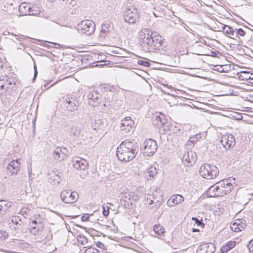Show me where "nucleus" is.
<instances>
[{"label":"nucleus","mask_w":253,"mask_h":253,"mask_svg":"<svg viewBox=\"0 0 253 253\" xmlns=\"http://www.w3.org/2000/svg\"><path fill=\"white\" fill-rule=\"evenodd\" d=\"M157 33L150 32L149 29H142L139 33V44L144 52H156L160 50L164 43V39Z\"/></svg>","instance_id":"nucleus-1"},{"label":"nucleus","mask_w":253,"mask_h":253,"mask_svg":"<svg viewBox=\"0 0 253 253\" xmlns=\"http://www.w3.org/2000/svg\"><path fill=\"white\" fill-rule=\"evenodd\" d=\"M138 151L137 143L134 140L123 141L118 147L116 156L121 161L127 162L135 158Z\"/></svg>","instance_id":"nucleus-2"},{"label":"nucleus","mask_w":253,"mask_h":253,"mask_svg":"<svg viewBox=\"0 0 253 253\" xmlns=\"http://www.w3.org/2000/svg\"><path fill=\"white\" fill-rule=\"evenodd\" d=\"M199 172L203 178L211 179L217 175L219 170L215 165L206 163L201 166Z\"/></svg>","instance_id":"nucleus-3"},{"label":"nucleus","mask_w":253,"mask_h":253,"mask_svg":"<svg viewBox=\"0 0 253 253\" xmlns=\"http://www.w3.org/2000/svg\"><path fill=\"white\" fill-rule=\"evenodd\" d=\"M123 16L125 21L130 24L135 23L139 19L138 9L133 7L126 8L124 11Z\"/></svg>","instance_id":"nucleus-4"},{"label":"nucleus","mask_w":253,"mask_h":253,"mask_svg":"<svg viewBox=\"0 0 253 253\" xmlns=\"http://www.w3.org/2000/svg\"><path fill=\"white\" fill-rule=\"evenodd\" d=\"M230 179H224L216 183L219 197L223 196L229 193L234 188V186L230 181Z\"/></svg>","instance_id":"nucleus-5"},{"label":"nucleus","mask_w":253,"mask_h":253,"mask_svg":"<svg viewBox=\"0 0 253 253\" xmlns=\"http://www.w3.org/2000/svg\"><path fill=\"white\" fill-rule=\"evenodd\" d=\"M77 29L80 33L90 36L94 32L95 25L93 21L86 20L78 24Z\"/></svg>","instance_id":"nucleus-6"},{"label":"nucleus","mask_w":253,"mask_h":253,"mask_svg":"<svg viewBox=\"0 0 253 253\" xmlns=\"http://www.w3.org/2000/svg\"><path fill=\"white\" fill-rule=\"evenodd\" d=\"M157 149V143L153 139L146 140L143 143V153L145 156H152Z\"/></svg>","instance_id":"nucleus-7"},{"label":"nucleus","mask_w":253,"mask_h":253,"mask_svg":"<svg viewBox=\"0 0 253 253\" xmlns=\"http://www.w3.org/2000/svg\"><path fill=\"white\" fill-rule=\"evenodd\" d=\"M134 122L129 117H126L121 120V131L123 134L133 132Z\"/></svg>","instance_id":"nucleus-8"},{"label":"nucleus","mask_w":253,"mask_h":253,"mask_svg":"<svg viewBox=\"0 0 253 253\" xmlns=\"http://www.w3.org/2000/svg\"><path fill=\"white\" fill-rule=\"evenodd\" d=\"M60 197L61 200L65 203H73L77 201L79 196L76 192L65 190L60 193Z\"/></svg>","instance_id":"nucleus-9"},{"label":"nucleus","mask_w":253,"mask_h":253,"mask_svg":"<svg viewBox=\"0 0 253 253\" xmlns=\"http://www.w3.org/2000/svg\"><path fill=\"white\" fill-rule=\"evenodd\" d=\"M220 142L223 147L226 150L233 148L236 144L235 137L230 133L223 135L221 137Z\"/></svg>","instance_id":"nucleus-10"},{"label":"nucleus","mask_w":253,"mask_h":253,"mask_svg":"<svg viewBox=\"0 0 253 253\" xmlns=\"http://www.w3.org/2000/svg\"><path fill=\"white\" fill-rule=\"evenodd\" d=\"M21 162L20 159L11 161L7 166V170L11 175L17 174L20 170Z\"/></svg>","instance_id":"nucleus-11"},{"label":"nucleus","mask_w":253,"mask_h":253,"mask_svg":"<svg viewBox=\"0 0 253 253\" xmlns=\"http://www.w3.org/2000/svg\"><path fill=\"white\" fill-rule=\"evenodd\" d=\"M182 160L185 166H192L197 160V155L194 151H187L183 155Z\"/></svg>","instance_id":"nucleus-12"},{"label":"nucleus","mask_w":253,"mask_h":253,"mask_svg":"<svg viewBox=\"0 0 253 253\" xmlns=\"http://www.w3.org/2000/svg\"><path fill=\"white\" fill-rule=\"evenodd\" d=\"M72 165L77 170H84L88 166L87 161L81 157H76L72 160Z\"/></svg>","instance_id":"nucleus-13"},{"label":"nucleus","mask_w":253,"mask_h":253,"mask_svg":"<svg viewBox=\"0 0 253 253\" xmlns=\"http://www.w3.org/2000/svg\"><path fill=\"white\" fill-rule=\"evenodd\" d=\"M87 96L89 100V104L92 106H97L101 101V95L94 90L90 91Z\"/></svg>","instance_id":"nucleus-14"},{"label":"nucleus","mask_w":253,"mask_h":253,"mask_svg":"<svg viewBox=\"0 0 253 253\" xmlns=\"http://www.w3.org/2000/svg\"><path fill=\"white\" fill-rule=\"evenodd\" d=\"M78 99L73 97H68V98L65 99V106L68 110L73 111L78 109L80 104L79 101L77 100Z\"/></svg>","instance_id":"nucleus-15"},{"label":"nucleus","mask_w":253,"mask_h":253,"mask_svg":"<svg viewBox=\"0 0 253 253\" xmlns=\"http://www.w3.org/2000/svg\"><path fill=\"white\" fill-rule=\"evenodd\" d=\"M112 30L113 28L109 23H105L102 24L101 29L98 36L99 38L101 40H104L107 38H109Z\"/></svg>","instance_id":"nucleus-16"},{"label":"nucleus","mask_w":253,"mask_h":253,"mask_svg":"<svg viewBox=\"0 0 253 253\" xmlns=\"http://www.w3.org/2000/svg\"><path fill=\"white\" fill-rule=\"evenodd\" d=\"M215 247L212 243H204L199 246L197 253H214Z\"/></svg>","instance_id":"nucleus-17"},{"label":"nucleus","mask_w":253,"mask_h":253,"mask_svg":"<svg viewBox=\"0 0 253 253\" xmlns=\"http://www.w3.org/2000/svg\"><path fill=\"white\" fill-rule=\"evenodd\" d=\"M184 200L183 197L179 194L171 196L167 201V205L169 207H173L181 203Z\"/></svg>","instance_id":"nucleus-18"},{"label":"nucleus","mask_w":253,"mask_h":253,"mask_svg":"<svg viewBox=\"0 0 253 253\" xmlns=\"http://www.w3.org/2000/svg\"><path fill=\"white\" fill-rule=\"evenodd\" d=\"M77 122L72 121L69 124V134L71 136H78L81 132V129L78 128Z\"/></svg>","instance_id":"nucleus-19"},{"label":"nucleus","mask_w":253,"mask_h":253,"mask_svg":"<svg viewBox=\"0 0 253 253\" xmlns=\"http://www.w3.org/2000/svg\"><path fill=\"white\" fill-rule=\"evenodd\" d=\"M166 123V116L160 113L159 115H156L153 120V124L157 127H161Z\"/></svg>","instance_id":"nucleus-20"},{"label":"nucleus","mask_w":253,"mask_h":253,"mask_svg":"<svg viewBox=\"0 0 253 253\" xmlns=\"http://www.w3.org/2000/svg\"><path fill=\"white\" fill-rule=\"evenodd\" d=\"M100 89L101 91L104 94V97L106 98V95H107V93H109L111 96H113V94L114 92V88L111 85L108 84H104L100 85ZM113 98L112 97L110 98L109 97H107L108 100L109 99V101L110 102L111 100Z\"/></svg>","instance_id":"nucleus-21"},{"label":"nucleus","mask_w":253,"mask_h":253,"mask_svg":"<svg viewBox=\"0 0 253 253\" xmlns=\"http://www.w3.org/2000/svg\"><path fill=\"white\" fill-rule=\"evenodd\" d=\"M31 7L26 2L21 3L19 6V12L20 16L29 15L31 11Z\"/></svg>","instance_id":"nucleus-22"},{"label":"nucleus","mask_w":253,"mask_h":253,"mask_svg":"<svg viewBox=\"0 0 253 253\" xmlns=\"http://www.w3.org/2000/svg\"><path fill=\"white\" fill-rule=\"evenodd\" d=\"M11 207V204L5 200H0V215H4Z\"/></svg>","instance_id":"nucleus-23"},{"label":"nucleus","mask_w":253,"mask_h":253,"mask_svg":"<svg viewBox=\"0 0 253 253\" xmlns=\"http://www.w3.org/2000/svg\"><path fill=\"white\" fill-rule=\"evenodd\" d=\"M10 78L7 76H1L0 77V86L5 85V86L13 87L15 84H13V81L9 80Z\"/></svg>","instance_id":"nucleus-24"},{"label":"nucleus","mask_w":253,"mask_h":253,"mask_svg":"<svg viewBox=\"0 0 253 253\" xmlns=\"http://www.w3.org/2000/svg\"><path fill=\"white\" fill-rule=\"evenodd\" d=\"M124 199L130 201V204L131 205L133 201L138 200V197L133 192H126L124 193Z\"/></svg>","instance_id":"nucleus-25"},{"label":"nucleus","mask_w":253,"mask_h":253,"mask_svg":"<svg viewBox=\"0 0 253 253\" xmlns=\"http://www.w3.org/2000/svg\"><path fill=\"white\" fill-rule=\"evenodd\" d=\"M216 184L211 186L207 191L206 195L209 197H219Z\"/></svg>","instance_id":"nucleus-26"},{"label":"nucleus","mask_w":253,"mask_h":253,"mask_svg":"<svg viewBox=\"0 0 253 253\" xmlns=\"http://www.w3.org/2000/svg\"><path fill=\"white\" fill-rule=\"evenodd\" d=\"M235 241H229L225 245H223L220 248V251L222 253H227L228 251L232 249L235 246Z\"/></svg>","instance_id":"nucleus-27"},{"label":"nucleus","mask_w":253,"mask_h":253,"mask_svg":"<svg viewBox=\"0 0 253 253\" xmlns=\"http://www.w3.org/2000/svg\"><path fill=\"white\" fill-rule=\"evenodd\" d=\"M63 156V153L62 152V150L60 148L57 147L56 148L53 152V157L55 160L57 161H61L63 159V157L61 158V155Z\"/></svg>","instance_id":"nucleus-28"},{"label":"nucleus","mask_w":253,"mask_h":253,"mask_svg":"<svg viewBox=\"0 0 253 253\" xmlns=\"http://www.w3.org/2000/svg\"><path fill=\"white\" fill-rule=\"evenodd\" d=\"M235 32L233 28L230 26H228L227 29L225 31L224 35H225L227 37L232 38L233 39H235Z\"/></svg>","instance_id":"nucleus-29"},{"label":"nucleus","mask_w":253,"mask_h":253,"mask_svg":"<svg viewBox=\"0 0 253 253\" xmlns=\"http://www.w3.org/2000/svg\"><path fill=\"white\" fill-rule=\"evenodd\" d=\"M30 226V232L33 235H37L41 230V225H37V226L29 225Z\"/></svg>","instance_id":"nucleus-30"},{"label":"nucleus","mask_w":253,"mask_h":253,"mask_svg":"<svg viewBox=\"0 0 253 253\" xmlns=\"http://www.w3.org/2000/svg\"><path fill=\"white\" fill-rule=\"evenodd\" d=\"M5 85L0 86V94L5 95L11 93V90L13 87L5 86Z\"/></svg>","instance_id":"nucleus-31"},{"label":"nucleus","mask_w":253,"mask_h":253,"mask_svg":"<svg viewBox=\"0 0 253 253\" xmlns=\"http://www.w3.org/2000/svg\"><path fill=\"white\" fill-rule=\"evenodd\" d=\"M202 138V135L200 133H197L196 135H194L191 136L189 139L192 144L196 143L197 141L200 140Z\"/></svg>","instance_id":"nucleus-32"},{"label":"nucleus","mask_w":253,"mask_h":253,"mask_svg":"<svg viewBox=\"0 0 253 253\" xmlns=\"http://www.w3.org/2000/svg\"><path fill=\"white\" fill-rule=\"evenodd\" d=\"M146 173L150 177H154L157 173V169L155 167H150L146 170Z\"/></svg>","instance_id":"nucleus-33"},{"label":"nucleus","mask_w":253,"mask_h":253,"mask_svg":"<svg viewBox=\"0 0 253 253\" xmlns=\"http://www.w3.org/2000/svg\"><path fill=\"white\" fill-rule=\"evenodd\" d=\"M153 230L155 233L158 235H161L164 233V228L160 225H155L154 226Z\"/></svg>","instance_id":"nucleus-34"},{"label":"nucleus","mask_w":253,"mask_h":253,"mask_svg":"<svg viewBox=\"0 0 253 253\" xmlns=\"http://www.w3.org/2000/svg\"><path fill=\"white\" fill-rule=\"evenodd\" d=\"M41 11L38 9V8L36 7H31V11L30 12L29 15H33L37 16L39 15L40 17L42 16L40 15Z\"/></svg>","instance_id":"nucleus-35"},{"label":"nucleus","mask_w":253,"mask_h":253,"mask_svg":"<svg viewBox=\"0 0 253 253\" xmlns=\"http://www.w3.org/2000/svg\"><path fill=\"white\" fill-rule=\"evenodd\" d=\"M9 236V234L4 230H0V241H4Z\"/></svg>","instance_id":"nucleus-36"},{"label":"nucleus","mask_w":253,"mask_h":253,"mask_svg":"<svg viewBox=\"0 0 253 253\" xmlns=\"http://www.w3.org/2000/svg\"><path fill=\"white\" fill-rule=\"evenodd\" d=\"M235 39L236 38H239V36H244L246 34V32L242 28L235 29Z\"/></svg>","instance_id":"nucleus-37"},{"label":"nucleus","mask_w":253,"mask_h":253,"mask_svg":"<svg viewBox=\"0 0 253 253\" xmlns=\"http://www.w3.org/2000/svg\"><path fill=\"white\" fill-rule=\"evenodd\" d=\"M31 211V210L28 208L23 207L20 211V214L23 216H28L30 212Z\"/></svg>","instance_id":"nucleus-38"},{"label":"nucleus","mask_w":253,"mask_h":253,"mask_svg":"<svg viewBox=\"0 0 253 253\" xmlns=\"http://www.w3.org/2000/svg\"><path fill=\"white\" fill-rule=\"evenodd\" d=\"M78 241L81 245H84L87 242V240L85 237L80 235L78 237Z\"/></svg>","instance_id":"nucleus-39"},{"label":"nucleus","mask_w":253,"mask_h":253,"mask_svg":"<svg viewBox=\"0 0 253 253\" xmlns=\"http://www.w3.org/2000/svg\"><path fill=\"white\" fill-rule=\"evenodd\" d=\"M192 220L195 221V223L197 225V226H201V227H204L205 226V224L202 222V220H199L197 217H192Z\"/></svg>","instance_id":"nucleus-40"},{"label":"nucleus","mask_w":253,"mask_h":253,"mask_svg":"<svg viewBox=\"0 0 253 253\" xmlns=\"http://www.w3.org/2000/svg\"><path fill=\"white\" fill-rule=\"evenodd\" d=\"M84 253H99V251L95 248H88L84 251Z\"/></svg>","instance_id":"nucleus-41"},{"label":"nucleus","mask_w":253,"mask_h":253,"mask_svg":"<svg viewBox=\"0 0 253 253\" xmlns=\"http://www.w3.org/2000/svg\"><path fill=\"white\" fill-rule=\"evenodd\" d=\"M101 121L100 120L95 119L94 124H92V127L94 128V129H97L98 128L99 126H100Z\"/></svg>","instance_id":"nucleus-42"},{"label":"nucleus","mask_w":253,"mask_h":253,"mask_svg":"<svg viewBox=\"0 0 253 253\" xmlns=\"http://www.w3.org/2000/svg\"><path fill=\"white\" fill-rule=\"evenodd\" d=\"M242 73L245 75V78L246 79L253 80V74L249 72L244 71Z\"/></svg>","instance_id":"nucleus-43"},{"label":"nucleus","mask_w":253,"mask_h":253,"mask_svg":"<svg viewBox=\"0 0 253 253\" xmlns=\"http://www.w3.org/2000/svg\"><path fill=\"white\" fill-rule=\"evenodd\" d=\"M137 63L140 65H142L147 67H150L151 65V63L150 62L143 60H138Z\"/></svg>","instance_id":"nucleus-44"},{"label":"nucleus","mask_w":253,"mask_h":253,"mask_svg":"<svg viewBox=\"0 0 253 253\" xmlns=\"http://www.w3.org/2000/svg\"><path fill=\"white\" fill-rule=\"evenodd\" d=\"M105 208H106V207L105 206V205H102L103 214L105 216H107L109 213V208L108 207L106 206L107 210H106Z\"/></svg>","instance_id":"nucleus-45"},{"label":"nucleus","mask_w":253,"mask_h":253,"mask_svg":"<svg viewBox=\"0 0 253 253\" xmlns=\"http://www.w3.org/2000/svg\"><path fill=\"white\" fill-rule=\"evenodd\" d=\"M231 228L232 231H234L236 232H238L241 231V227H238V226L234 225V223L231 225Z\"/></svg>","instance_id":"nucleus-46"},{"label":"nucleus","mask_w":253,"mask_h":253,"mask_svg":"<svg viewBox=\"0 0 253 253\" xmlns=\"http://www.w3.org/2000/svg\"><path fill=\"white\" fill-rule=\"evenodd\" d=\"M121 203L123 204V206L126 208H128L129 207L130 201H127V200L126 199H122L121 200Z\"/></svg>","instance_id":"nucleus-47"},{"label":"nucleus","mask_w":253,"mask_h":253,"mask_svg":"<svg viewBox=\"0 0 253 253\" xmlns=\"http://www.w3.org/2000/svg\"><path fill=\"white\" fill-rule=\"evenodd\" d=\"M218 54L220 55L221 53L217 51H211L210 54L209 55L213 57H219Z\"/></svg>","instance_id":"nucleus-48"},{"label":"nucleus","mask_w":253,"mask_h":253,"mask_svg":"<svg viewBox=\"0 0 253 253\" xmlns=\"http://www.w3.org/2000/svg\"><path fill=\"white\" fill-rule=\"evenodd\" d=\"M248 249L249 252L251 253H253V239L250 242L248 246Z\"/></svg>","instance_id":"nucleus-49"},{"label":"nucleus","mask_w":253,"mask_h":253,"mask_svg":"<svg viewBox=\"0 0 253 253\" xmlns=\"http://www.w3.org/2000/svg\"><path fill=\"white\" fill-rule=\"evenodd\" d=\"M96 246L97 247L99 248H100V249H105V245L104 244H103L102 243H101V242L100 241H97L96 243Z\"/></svg>","instance_id":"nucleus-50"},{"label":"nucleus","mask_w":253,"mask_h":253,"mask_svg":"<svg viewBox=\"0 0 253 253\" xmlns=\"http://www.w3.org/2000/svg\"><path fill=\"white\" fill-rule=\"evenodd\" d=\"M89 215L88 214H84L81 217L82 221H87L88 220Z\"/></svg>","instance_id":"nucleus-51"},{"label":"nucleus","mask_w":253,"mask_h":253,"mask_svg":"<svg viewBox=\"0 0 253 253\" xmlns=\"http://www.w3.org/2000/svg\"><path fill=\"white\" fill-rule=\"evenodd\" d=\"M53 180L54 181H56V182L59 184L60 182L61 178L58 175L55 174L53 176Z\"/></svg>","instance_id":"nucleus-52"},{"label":"nucleus","mask_w":253,"mask_h":253,"mask_svg":"<svg viewBox=\"0 0 253 253\" xmlns=\"http://www.w3.org/2000/svg\"><path fill=\"white\" fill-rule=\"evenodd\" d=\"M62 2H65V3H69V4H72L74 5L75 3H76V1L74 0H61Z\"/></svg>","instance_id":"nucleus-53"},{"label":"nucleus","mask_w":253,"mask_h":253,"mask_svg":"<svg viewBox=\"0 0 253 253\" xmlns=\"http://www.w3.org/2000/svg\"><path fill=\"white\" fill-rule=\"evenodd\" d=\"M16 218L18 219V217H16V215L12 216L10 219V222L15 225L16 223H17L18 222L16 220Z\"/></svg>","instance_id":"nucleus-54"},{"label":"nucleus","mask_w":253,"mask_h":253,"mask_svg":"<svg viewBox=\"0 0 253 253\" xmlns=\"http://www.w3.org/2000/svg\"><path fill=\"white\" fill-rule=\"evenodd\" d=\"M228 26V25H227L222 24L221 30L219 31L222 32L224 34H225V31L227 29Z\"/></svg>","instance_id":"nucleus-55"},{"label":"nucleus","mask_w":253,"mask_h":253,"mask_svg":"<svg viewBox=\"0 0 253 253\" xmlns=\"http://www.w3.org/2000/svg\"><path fill=\"white\" fill-rule=\"evenodd\" d=\"M0 251L2 252L6 253H17L16 252L13 251L4 250L3 249H0Z\"/></svg>","instance_id":"nucleus-56"},{"label":"nucleus","mask_w":253,"mask_h":253,"mask_svg":"<svg viewBox=\"0 0 253 253\" xmlns=\"http://www.w3.org/2000/svg\"><path fill=\"white\" fill-rule=\"evenodd\" d=\"M39 224L41 225L40 222H38L37 220H34L31 222V223L29 225H33L37 226V225H39Z\"/></svg>","instance_id":"nucleus-57"},{"label":"nucleus","mask_w":253,"mask_h":253,"mask_svg":"<svg viewBox=\"0 0 253 253\" xmlns=\"http://www.w3.org/2000/svg\"><path fill=\"white\" fill-rule=\"evenodd\" d=\"M234 225L237 226H240L241 224H242V221L240 219L236 220V221L233 223Z\"/></svg>","instance_id":"nucleus-58"},{"label":"nucleus","mask_w":253,"mask_h":253,"mask_svg":"<svg viewBox=\"0 0 253 253\" xmlns=\"http://www.w3.org/2000/svg\"><path fill=\"white\" fill-rule=\"evenodd\" d=\"M21 223L19 222H17V223H16L15 226L14 227V229L15 230H16L18 229H19L21 228Z\"/></svg>","instance_id":"nucleus-59"},{"label":"nucleus","mask_w":253,"mask_h":253,"mask_svg":"<svg viewBox=\"0 0 253 253\" xmlns=\"http://www.w3.org/2000/svg\"><path fill=\"white\" fill-rule=\"evenodd\" d=\"M37 74H38V71L36 68V66H35V72H34V76L33 78V80H34L36 79V78L37 76Z\"/></svg>","instance_id":"nucleus-60"},{"label":"nucleus","mask_w":253,"mask_h":253,"mask_svg":"<svg viewBox=\"0 0 253 253\" xmlns=\"http://www.w3.org/2000/svg\"><path fill=\"white\" fill-rule=\"evenodd\" d=\"M16 217H18V219L16 218V220L18 222H22V219L21 218V217L19 216H16Z\"/></svg>","instance_id":"nucleus-61"},{"label":"nucleus","mask_w":253,"mask_h":253,"mask_svg":"<svg viewBox=\"0 0 253 253\" xmlns=\"http://www.w3.org/2000/svg\"><path fill=\"white\" fill-rule=\"evenodd\" d=\"M42 42L44 44L45 46H48V42L47 41H42Z\"/></svg>","instance_id":"nucleus-62"},{"label":"nucleus","mask_w":253,"mask_h":253,"mask_svg":"<svg viewBox=\"0 0 253 253\" xmlns=\"http://www.w3.org/2000/svg\"><path fill=\"white\" fill-rule=\"evenodd\" d=\"M3 67V62L2 61L1 59L0 58V69Z\"/></svg>","instance_id":"nucleus-63"},{"label":"nucleus","mask_w":253,"mask_h":253,"mask_svg":"<svg viewBox=\"0 0 253 253\" xmlns=\"http://www.w3.org/2000/svg\"><path fill=\"white\" fill-rule=\"evenodd\" d=\"M200 230L196 228H192V232H199Z\"/></svg>","instance_id":"nucleus-64"}]
</instances>
